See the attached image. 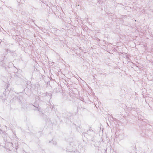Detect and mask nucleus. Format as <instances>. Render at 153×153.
Returning a JSON list of instances; mask_svg holds the SVG:
<instances>
[{
    "mask_svg": "<svg viewBox=\"0 0 153 153\" xmlns=\"http://www.w3.org/2000/svg\"><path fill=\"white\" fill-rule=\"evenodd\" d=\"M52 143H53V144L54 145H56V144H57V142H56V141H54V140H52Z\"/></svg>",
    "mask_w": 153,
    "mask_h": 153,
    "instance_id": "f257e3e1",
    "label": "nucleus"
}]
</instances>
